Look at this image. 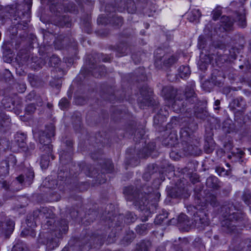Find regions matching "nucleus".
Here are the masks:
<instances>
[{"label": "nucleus", "mask_w": 251, "mask_h": 251, "mask_svg": "<svg viewBox=\"0 0 251 251\" xmlns=\"http://www.w3.org/2000/svg\"><path fill=\"white\" fill-rule=\"evenodd\" d=\"M180 137L184 151L187 154L197 155L200 150L198 141L193 138V133L197 128V125L191 117H186L182 122Z\"/></svg>", "instance_id": "nucleus-1"}, {"label": "nucleus", "mask_w": 251, "mask_h": 251, "mask_svg": "<svg viewBox=\"0 0 251 251\" xmlns=\"http://www.w3.org/2000/svg\"><path fill=\"white\" fill-rule=\"evenodd\" d=\"M222 211H225V213L223 214L225 219L221 223L222 230L226 233H236V231L238 233L236 227L239 225L235 224L243 220V214L237 211L231 204L224 206Z\"/></svg>", "instance_id": "nucleus-2"}, {"label": "nucleus", "mask_w": 251, "mask_h": 251, "mask_svg": "<svg viewBox=\"0 0 251 251\" xmlns=\"http://www.w3.org/2000/svg\"><path fill=\"white\" fill-rule=\"evenodd\" d=\"M57 226L53 231L46 233L43 235L41 242L46 246V250L51 251L59 245V239L63 233L68 230V223L66 220L63 219L57 223Z\"/></svg>", "instance_id": "nucleus-3"}, {"label": "nucleus", "mask_w": 251, "mask_h": 251, "mask_svg": "<svg viewBox=\"0 0 251 251\" xmlns=\"http://www.w3.org/2000/svg\"><path fill=\"white\" fill-rule=\"evenodd\" d=\"M54 127L50 125L47 127V131L42 132L39 135V142L42 147H40V149L45 151L47 154L42 155L41 157L40 165L42 169H46L49 165V156H51L52 159L54 157L51 155L52 150V145L50 144V138L54 136Z\"/></svg>", "instance_id": "nucleus-4"}, {"label": "nucleus", "mask_w": 251, "mask_h": 251, "mask_svg": "<svg viewBox=\"0 0 251 251\" xmlns=\"http://www.w3.org/2000/svg\"><path fill=\"white\" fill-rule=\"evenodd\" d=\"M197 202L198 204L196 208L198 211L194 215V220L196 225L198 227L207 226L209 224V220L205 209L206 208V205L208 203H209L213 206L217 205L216 197L213 195L210 194L206 197L204 202H201V200H198Z\"/></svg>", "instance_id": "nucleus-5"}, {"label": "nucleus", "mask_w": 251, "mask_h": 251, "mask_svg": "<svg viewBox=\"0 0 251 251\" xmlns=\"http://www.w3.org/2000/svg\"><path fill=\"white\" fill-rule=\"evenodd\" d=\"M185 99H179L177 97L172 104V108L176 113H190V115H191L192 106L186 108V106L185 104L189 102L191 105L197 102L198 99L192 85L186 86L185 90Z\"/></svg>", "instance_id": "nucleus-6"}, {"label": "nucleus", "mask_w": 251, "mask_h": 251, "mask_svg": "<svg viewBox=\"0 0 251 251\" xmlns=\"http://www.w3.org/2000/svg\"><path fill=\"white\" fill-rule=\"evenodd\" d=\"M177 60V56L171 52H165L160 49L156 50L154 64L158 69H161L163 67H170Z\"/></svg>", "instance_id": "nucleus-7"}, {"label": "nucleus", "mask_w": 251, "mask_h": 251, "mask_svg": "<svg viewBox=\"0 0 251 251\" xmlns=\"http://www.w3.org/2000/svg\"><path fill=\"white\" fill-rule=\"evenodd\" d=\"M127 201H134L136 204L140 206L146 205L148 204L147 199L152 197V194L147 195L146 193L140 192L139 190L133 186L126 187L124 190Z\"/></svg>", "instance_id": "nucleus-8"}, {"label": "nucleus", "mask_w": 251, "mask_h": 251, "mask_svg": "<svg viewBox=\"0 0 251 251\" xmlns=\"http://www.w3.org/2000/svg\"><path fill=\"white\" fill-rule=\"evenodd\" d=\"M234 22H238L239 26L242 27H245L246 22L244 13L236 12L235 18L234 19L228 16H222L221 19V26L226 31L230 30L232 29Z\"/></svg>", "instance_id": "nucleus-9"}, {"label": "nucleus", "mask_w": 251, "mask_h": 251, "mask_svg": "<svg viewBox=\"0 0 251 251\" xmlns=\"http://www.w3.org/2000/svg\"><path fill=\"white\" fill-rule=\"evenodd\" d=\"M140 96L138 97L137 101L139 106L144 108L145 106H151L154 104L152 90L147 85L143 86L140 90Z\"/></svg>", "instance_id": "nucleus-10"}, {"label": "nucleus", "mask_w": 251, "mask_h": 251, "mask_svg": "<svg viewBox=\"0 0 251 251\" xmlns=\"http://www.w3.org/2000/svg\"><path fill=\"white\" fill-rule=\"evenodd\" d=\"M3 218L0 215V234L11 233L14 227V224L12 221L8 220L4 222Z\"/></svg>", "instance_id": "nucleus-11"}, {"label": "nucleus", "mask_w": 251, "mask_h": 251, "mask_svg": "<svg viewBox=\"0 0 251 251\" xmlns=\"http://www.w3.org/2000/svg\"><path fill=\"white\" fill-rule=\"evenodd\" d=\"M214 54H206L203 55V53L202 52L200 56V60L199 62V65L201 69H205L207 66L210 64L212 60L214 59Z\"/></svg>", "instance_id": "nucleus-12"}, {"label": "nucleus", "mask_w": 251, "mask_h": 251, "mask_svg": "<svg viewBox=\"0 0 251 251\" xmlns=\"http://www.w3.org/2000/svg\"><path fill=\"white\" fill-rule=\"evenodd\" d=\"M176 95V91L171 86H165L162 90V95L165 99L173 100Z\"/></svg>", "instance_id": "nucleus-13"}, {"label": "nucleus", "mask_w": 251, "mask_h": 251, "mask_svg": "<svg viewBox=\"0 0 251 251\" xmlns=\"http://www.w3.org/2000/svg\"><path fill=\"white\" fill-rule=\"evenodd\" d=\"M118 57L127 55L130 51V47L126 43H121L117 45L116 49Z\"/></svg>", "instance_id": "nucleus-14"}, {"label": "nucleus", "mask_w": 251, "mask_h": 251, "mask_svg": "<svg viewBox=\"0 0 251 251\" xmlns=\"http://www.w3.org/2000/svg\"><path fill=\"white\" fill-rule=\"evenodd\" d=\"M11 125L10 120L8 116L4 112L0 113V129L2 128L8 129Z\"/></svg>", "instance_id": "nucleus-15"}, {"label": "nucleus", "mask_w": 251, "mask_h": 251, "mask_svg": "<svg viewBox=\"0 0 251 251\" xmlns=\"http://www.w3.org/2000/svg\"><path fill=\"white\" fill-rule=\"evenodd\" d=\"M34 177V172L32 170H29L26 174L25 177L21 175L17 177L18 181L20 183H23L24 181L27 182L28 184H30Z\"/></svg>", "instance_id": "nucleus-16"}, {"label": "nucleus", "mask_w": 251, "mask_h": 251, "mask_svg": "<svg viewBox=\"0 0 251 251\" xmlns=\"http://www.w3.org/2000/svg\"><path fill=\"white\" fill-rule=\"evenodd\" d=\"M192 107L194 109L193 113L197 118L201 120H205L208 117V113L203 108H196L192 106Z\"/></svg>", "instance_id": "nucleus-17"}, {"label": "nucleus", "mask_w": 251, "mask_h": 251, "mask_svg": "<svg viewBox=\"0 0 251 251\" xmlns=\"http://www.w3.org/2000/svg\"><path fill=\"white\" fill-rule=\"evenodd\" d=\"M92 65L93 67H90V69H92V70L91 71L92 75L96 77L102 75L106 72V69L104 66H99L94 67L93 64Z\"/></svg>", "instance_id": "nucleus-18"}, {"label": "nucleus", "mask_w": 251, "mask_h": 251, "mask_svg": "<svg viewBox=\"0 0 251 251\" xmlns=\"http://www.w3.org/2000/svg\"><path fill=\"white\" fill-rule=\"evenodd\" d=\"M15 138L19 147L24 148L25 147L26 136L25 133L18 132L16 134Z\"/></svg>", "instance_id": "nucleus-19"}, {"label": "nucleus", "mask_w": 251, "mask_h": 251, "mask_svg": "<svg viewBox=\"0 0 251 251\" xmlns=\"http://www.w3.org/2000/svg\"><path fill=\"white\" fill-rule=\"evenodd\" d=\"M151 246L150 241L143 240L137 244L135 251H150Z\"/></svg>", "instance_id": "nucleus-20"}, {"label": "nucleus", "mask_w": 251, "mask_h": 251, "mask_svg": "<svg viewBox=\"0 0 251 251\" xmlns=\"http://www.w3.org/2000/svg\"><path fill=\"white\" fill-rule=\"evenodd\" d=\"M1 104L5 109L11 110L15 107V102L10 98L5 97L1 100Z\"/></svg>", "instance_id": "nucleus-21"}, {"label": "nucleus", "mask_w": 251, "mask_h": 251, "mask_svg": "<svg viewBox=\"0 0 251 251\" xmlns=\"http://www.w3.org/2000/svg\"><path fill=\"white\" fill-rule=\"evenodd\" d=\"M206 184L209 187L216 189L219 186L218 179L215 176H210L207 179Z\"/></svg>", "instance_id": "nucleus-22"}, {"label": "nucleus", "mask_w": 251, "mask_h": 251, "mask_svg": "<svg viewBox=\"0 0 251 251\" xmlns=\"http://www.w3.org/2000/svg\"><path fill=\"white\" fill-rule=\"evenodd\" d=\"M66 144L69 147V150L70 151L68 153V154H67L66 152L64 151H63L61 152L60 154V159L61 160H70L71 159V153L72 150H71V147L73 145V143L71 141H67L66 142Z\"/></svg>", "instance_id": "nucleus-23"}, {"label": "nucleus", "mask_w": 251, "mask_h": 251, "mask_svg": "<svg viewBox=\"0 0 251 251\" xmlns=\"http://www.w3.org/2000/svg\"><path fill=\"white\" fill-rule=\"evenodd\" d=\"M230 105L234 109L237 107L243 108L245 105V102L243 98H239L233 100L230 103Z\"/></svg>", "instance_id": "nucleus-24"}, {"label": "nucleus", "mask_w": 251, "mask_h": 251, "mask_svg": "<svg viewBox=\"0 0 251 251\" xmlns=\"http://www.w3.org/2000/svg\"><path fill=\"white\" fill-rule=\"evenodd\" d=\"M201 16V13L199 10L194 9L190 13L189 19L190 22H197Z\"/></svg>", "instance_id": "nucleus-25"}, {"label": "nucleus", "mask_w": 251, "mask_h": 251, "mask_svg": "<svg viewBox=\"0 0 251 251\" xmlns=\"http://www.w3.org/2000/svg\"><path fill=\"white\" fill-rule=\"evenodd\" d=\"M168 213L165 210L162 211V213L158 215L155 220L154 223L157 225L161 224L164 221L168 218Z\"/></svg>", "instance_id": "nucleus-26"}, {"label": "nucleus", "mask_w": 251, "mask_h": 251, "mask_svg": "<svg viewBox=\"0 0 251 251\" xmlns=\"http://www.w3.org/2000/svg\"><path fill=\"white\" fill-rule=\"evenodd\" d=\"M149 228H150L149 224H141L136 227V230L138 234L144 235L147 233Z\"/></svg>", "instance_id": "nucleus-27"}, {"label": "nucleus", "mask_w": 251, "mask_h": 251, "mask_svg": "<svg viewBox=\"0 0 251 251\" xmlns=\"http://www.w3.org/2000/svg\"><path fill=\"white\" fill-rule=\"evenodd\" d=\"M109 22L112 25L121 26L123 24V19L122 17L117 16L115 14H112V17Z\"/></svg>", "instance_id": "nucleus-28"}, {"label": "nucleus", "mask_w": 251, "mask_h": 251, "mask_svg": "<svg viewBox=\"0 0 251 251\" xmlns=\"http://www.w3.org/2000/svg\"><path fill=\"white\" fill-rule=\"evenodd\" d=\"M190 75V68L187 66H182L179 68V75L181 78H184Z\"/></svg>", "instance_id": "nucleus-29"}, {"label": "nucleus", "mask_w": 251, "mask_h": 251, "mask_svg": "<svg viewBox=\"0 0 251 251\" xmlns=\"http://www.w3.org/2000/svg\"><path fill=\"white\" fill-rule=\"evenodd\" d=\"M102 168L105 169L107 173H111L114 169V166L112 161L108 159L104 161Z\"/></svg>", "instance_id": "nucleus-30"}, {"label": "nucleus", "mask_w": 251, "mask_h": 251, "mask_svg": "<svg viewBox=\"0 0 251 251\" xmlns=\"http://www.w3.org/2000/svg\"><path fill=\"white\" fill-rule=\"evenodd\" d=\"M153 149V148H150L148 146L146 148H144L143 149L142 151H140L138 154V156L140 158H145L146 157H147L149 156L151 151Z\"/></svg>", "instance_id": "nucleus-31"}, {"label": "nucleus", "mask_w": 251, "mask_h": 251, "mask_svg": "<svg viewBox=\"0 0 251 251\" xmlns=\"http://www.w3.org/2000/svg\"><path fill=\"white\" fill-rule=\"evenodd\" d=\"M64 36L60 35L58 36L54 41L55 48L58 50H61L63 47V44L62 42Z\"/></svg>", "instance_id": "nucleus-32"}, {"label": "nucleus", "mask_w": 251, "mask_h": 251, "mask_svg": "<svg viewBox=\"0 0 251 251\" xmlns=\"http://www.w3.org/2000/svg\"><path fill=\"white\" fill-rule=\"evenodd\" d=\"M178 222L179 224H183L188 226L189 223V221L188 217L184 214H181L179 215L178 219Z\"/></svg>", "instance_id": "nucleus-33"}, {"label": "nucleus", "mask_w": 251, "mask_h": 251, "mask_svg": "<svg viewBox=\"0 0 251 251\" xmlns=\"http://www.w3.org/2000/svg\"><path fill=\"white\" fill-rule=\"evenodd\" d=\"M36 108L34 103L28 104L25 108V112L27 115H31L36 111Z\"/></svg>", "instance_id": "nucleus-34"}, {"label": "nucleus", "mask_w": 251, "mask_h": 251, "mask_svg": "<svg viewBox=\"0 0 251 251\" xmlns=\"http://www.w3.org/2000/svg\"><path fill=\"white\" fill-rule=\"evenodd\" d=\"M136 216L131 212H128L126 215L125 222L127 223H133L136 220Z\"/></svg>", "instance_id": "nucleus-35"}, {"label": "nucleus", "mask_w": 251, "mask_h": 251, "mask_svg": "<svg viewBox=\"0 0 251 251\" xmlns=\"http://www.w3.org/2000/svg\"><path fill=\"white\" fill-rule=\"evenodd\" d=\"M60 62V59L55 55H52L49 60V65L53 67L57 65Z\"/></svg>", "instance_id": "nucleus-36"}, {"label": "nucleus", "mask_w": 251, "mask_h": 251, "mask_svg": "<svg viewBox=\"0 0 251 251\" xmlns=\"http://www.w3.org/2000/svg\"><path fill=\"white\" fill-rule=\"evenodd\" d=\"M169 115V113L168 110L166 109V108H164L163 109L161 108L160 109L159 112H158L157 115L155 117V118H163L164 117H166Z\"/></svg>", "instance_id": "nucleus-37"}, {"label": "nucleus", "mask_w": 251, "mask_h": 251, "mask_svg": "<svg viewBox=\"0 0 251 251\" xmlns=\"http://www.w3.org/2000/svg\"><path fill=\"white\" fill-rule=\"evenodd\" d=\"M216 173L220 176H225L228 175V171L226 170L224 168L221 167H216L215 168Z\"/></svg>", "instance_id": "nucleus-38"}, {"label": "nucleus", "mask_w": 251, "mask_h": 251, "mask_svg": "<svg viewBox=\"0 0 251 251\" xmlns=\"http://www.w3.org/2000/svg\"><path fill=\"white\" fill-rule=\"evenodd\" d=\"M59 105L62 109L65 110L68 107L69 102L66 98H63L59 101Z\"/></svg>", "instance_id": "nucleus-39"}, {"label": "nucleus", "mask_w": 251, "mask_h": 251, "mask_svg": "<svg viewBox=\"0 0 251 251\" xmlns=\"http://www.w3.org/2000/svg\"><path fill=\"white\" fill-rule=\"evenodd\" d=\"M221 9L220 6H218L213 11V19L217 20L221 15Z\"/></svg>", "instance_id": "nucleus-40"}, {"label": "nucleus", "mask_w": 251, "mask_h": 251, "mask_svg": "<svg viewBox=\"0 0 251 251\" xmlns=\"http://www.w3.org/2000/svg\"><path fill=\"white\" fill-rule=\"evenodd\" d=\"M109 20H109L106 17L101 15L98 17L97 23L99 25H106L109 23Z\"/></svg>", "instance_id": "nucleus-41"}, {"label": "nucleus", "mask_w": 251, "mask_h": 251, "mask_svg": "<svg viewBox=\"0 0 251 251\" xmlns=\"http://www.w3.org/2000/svg\"><path fill=\"white\" fill-rule=\"evenodd\" d=\"M154 169V165H150V166H149L148 167V171H147L145 173H144V174L143 175V178L144 180H146V181H148L150 178H151V174L152 173V172H151V171H150L149 170L151 169Z\"/></svg>", "instance_id": "nucleus-42"}, {"label": "nucleus", "mask_w": 251, "mask_h": 251, "mask_svg": "<svg viewBox=\"0 0 251 251\" xmlns=\"http://www.w3.org/2000/svg\"><path fill=\"white\" fill-rule=\"evenodd\" d=\"M137 71L139 72V74L137 72H136V74L137 76L139 77L138 80H145L146 78V75L144 69L142 68H139Z\"/></svg>", "instance_id": "nucleus-43"}, {"label": "nucleus", "mask_w": 251, "mask_h": 251, "mask_svg": "<svg viewBox=\"0 0 251 251\" xmlns=\"http://www.w3.org/2000/svg\"><path fill=\"white\" fill-rule=\"evenodd\" d=\"M206 41L202 36H200L198 39V47L200 50H203L205 48Z\"/></svg>", "instance_id": "nucleus-44"}, {"label": "nucleus", "mask_w": 251, "mask_h": 251, "mask_svg": "<svg viewBox=\"0 0 251 251\" xmlns=\"http://www.w3.org/2000/svg\"><path fill=\"white\" fill-rule=\"evenodd\" d=\"M251 199V194L249 192H244L243 195V200L247 204L249 205Z\"/></svg>", "instance_id": "nucleus-45"}, {"label": "nucleus", "mask_w": 251, "mask_h": 251, "mask_svg": "<svg viewBox=\"0 0 251 251\" xmlns=\"http://www.w3.org/2000/svg\"><path fill=\"white\" fill-rule=\"evenodd\" d=\"M17 89L19 93H24L26 90V85L25 83L18 84Z\"/></svg>", "instance_id": "nucleus-46"}, {"label": "nucleus", "mask_w": 251, "mask_h": 251, "mask_svg": "<svg viewBox=\"0 0 251 251\" xmlns=\"http://www.w3.org/2000/svg\"><path fill=\"white\" fill-rule=\"evenodd\" d=\"M129 4L131 6V8L129 7L128 6H127V10L128 11V12L133 13L136 11V7L135 4L133 1H130Z\"/></svg>", "instance_id": "nucleus-47"}, {"label": "nucleus", "mask_w": 251, "mask_h": 251, "mask_svg": "<svg viewBox=\"0 0 251 251\" xmlns=\"http://www.w3.org/2000/svg\"><path fill=\"white\" fill-rule=\"evenodd\" d=\"M99 58L100 60H101L103 62H108L110 60V57L108 55H104L102 54L98 55Z\"/></svg>", "instance_id": "nucleus-48"}, {"label": "nucleus", "mask_w": 251, "mask_h": 251, "mask_svg": "<svg viewBox=\"0 0 251 251\" xmlns=\"http://www.w3.org/2000/svg\"><path fill=\"white\" fill-rule=\"evenodd\" d=\"M134 237V233L133 232H131L129 235H127L126 237H125V240L127 243H129L132 241Z\"/></svg>", "instance_id": "nucleus-49"}, {"label": "nucleus", "mask_w": 251, "mask_h": 251, "mask_svg": "<svg viewBox=\"0 0 251 251\" xmlns=\"http://www.w3.org/2000/svg\"><path fill=\"white\" fill-rule=\"evenodd\" d=\"M36 96V95L34 91H32L30 93H29L28 95H27L26 99L27 100L31 101L32 100L34 99Z\"/></svg>", "instance_id": "nucleus-50"}, {"label": "nucleus", "mask_w": 251, "mask_h": 251, "mask_svg": "<svg viewBox=\"0 0 251 251\" xmlns=\"http://www.w3.org/2000/svg\"><path fill=\"white\" fill-rule=\"evenodd\" d=\"M0 184H1L2 187L5 190L9 188V183L5 180L0 181Z\"/></svg>", "instance_id": "nucleus-51"}, {"label": "nucleus", "mask_w": 251, "mask_h": 251, "mask_svg": "<svg viewBox=\"0 0 251 251\" xmlns=\"http://www.w3.org/2000/svg\"><path fill=\"white\" fill-rule=\"evenodd\" d=\"M236 154H237V156L238 157L241 158L243 155L244 154V152L242 151L238 150ZM232 154L235 155V153H232Z\"/></svg>", "instance_id": "nucleus-52"}, {"label": "nucleus", "mask_w": 251, "mask_h": 251, "mask_svg": "<svg viewBox=\"0 0 251 251\" xmlns=\"http://www.w3.org/2000/svg\"><path fill=\"white\" fill-rule=\"evenodd\" d=\"M145 133L144 130L142 129L140 131L136 133V136H138V138H141Z\"/></svg>", "instance_id": "nucleus-53"}, {"label": "nucleus", "mask_w": 251, "mask_h": 251, "mask_svg": "<svg viewBox=\"0 0 251 251\" xmlns=\"http://www.w3.org/2000/svg\"><path fill=\"white\" fill-rule=\"evenodd\" d=\"M86 29H85V30L87 32V33H90V23L89 21H87L86 23Z\"/></svg>", "instance_id": "nucleus-54"}, {"label": "nucleus", "mask_w": 251, "mask_h": 251, "mask_svg": "<svg viewBox=\"0 0 251 251\" xmlns=\"http://www.w3.org/2000/svg\"><path fill=\"white\" fill-rule=\"evenodd\" d=\"M220 104V101L219 100H217L215 101V102H214V105L216 106L214 108L216 110H218L220 109V107H219V105Z\"/></svg>", "instance_id": "nucleus-55"}, {"label": "nucleus", "mask_w": 251, "mask_h": 251, "mask_svg": "<svg viewBox=\"0 0 251 251\" xmlns=\"http://www.w3.org/2000/svg\"><path fill=\"white\" fill-rule=\"evenodd\" d=\"M8 162L12 163L13 164V165H15L16 163V160L14 156H11L9 158V160Z\"/></svg>", "instance_id": "nucleus-56"}, {"label": "nucleus", "mask_w": 251, "mask_h": 251, "mask_svg": "<svg viewBox=\"0 0 251 251\" xmlns=\"http://www.w3.org/2000/svg\"><path fill=\"white\" fill-rule=\"evenodd\" d=\"M28 9H30L32 5V0H25Z\"/></svg>", "instance_id": "nucleus-57"}, {"label": "nucleus", "mask_w": 251, "mask_h": 251, "mask_svg": "<svg viewBox=\"0 0 251 251\" xmlns=\"http://www.w3.org/2000/svg\"><path fill=\"white\" fill-rule=\"evenodd\" d=\"M37 104L38 106H41L42 105V103H43V101H42V100H41V99L40 98H38V99H37Z\"/></svg>", "instance_id": "nucleus-58"}, {"label": "nucleus", "mask_w": 251, "mask_h": 251, "mask_svg": "<svg viewBox=\"0 0 251 251\" xmlns=\"http://www.w3.org/2000/svg\"><path fill=\"white\" fill-rule=\"evenodd\" d=\"M155 201H157L159 200L160 197V194L159 192H156L155 193Z\"/></svg>", "instance_id": "nucleus-59"}, {"label": "nucleus", "mask_w": 251, "mask_h": 251, "mask_svg": "<svg viewBox=\"0 0 251 251\" xmlns=\"http://www.w3.org/2000/svg\"><path fill=\"white\" fill-rule=\"evenodd\" d=\"M46 210V209H43L42 211H40L39 212V216H42V217H43L44 216V213H45V211Z\"/></svg>", "instance_id": "nucleus-60"}, {"label": "nucleus", "mask_w": 251, "mask_h": 251, "mask_svg": "<svg viewBox=\"0 0 251 251\" xmlns=\"http://www.w3.org/2000/svg\"><path fill=\"white\" fill-rule=\"evenodd\" d=\"M205 150H206V152L209 153L213 151V149L211 148H209L207 149H205Z\"/></svg>", "instance_id": "nucleus-61"}, {"label": "nucleus", "mask_w": 251, "mask_h": 251, "mask_svg": "<svg viewBox=\"0 0 251 251\" xmlns=\"http://www.w3.org/2000/svg\"><path fill=\"white\" fill-rule=\"evenodd\" d=\"M5 74L8 76V77H10V76L11 75V73L8 70H5Z\"/></svg>", "instance_id": "nucleus-62"}, {"label": "nucleus", "mask_w": 251, "mask_h": 251, "mask_svg": "<svg viewBox=\"0 0 251 251\" xmlns=\"http://www.w3.org/2000/svg\"><path fill=\"white\" fill-rule=\"evenodd\" d=\"M91 157L92 158V159H93L94 160L98 159V157L97 156H95V154H92Z\"/></svg>", "instance_id": "nucleus-63"}, {"label": "nucleus", "mask_w": 251, "mask_h": 251, "mask_svg": "<svg viewBox=\"0 0 251 251\" xmlns=\"http://www.w3.org/2000/svg\"><path fill=\"white\" fill-rule=\"evenodd\" d=\"M47 107H48L50 109V108H51L52 107V104H51V103H48V104H47Z\"/></svg>", "instance_id": "nucleus-64"}]
</instances>
